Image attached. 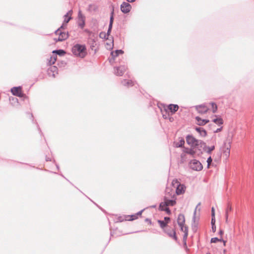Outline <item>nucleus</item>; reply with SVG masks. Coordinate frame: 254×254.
I'll return each instance as SVG.
<instances>
[{"label": "nucleus", "instance_id": "nucleus-1", "mask_svg": "<svg viewBox=\"0 0 254 254\" xmlns=\"http://www.w3.org/2000/svg\"><path fill=\"white\" fill-rule=\"evenodd\" d=\"M72 52L76 57L84 58L86 54V48L84 45L76 44L72 48Z\"/></svg>", "mask_w": 254, "mask_h": 254}, {"label": "nucleus", "instance_id": "nucleus-2", "mask_svg": "<svg viewBox=\"0 0 254 254\" xmlns=\"http://www.w3.org/2000/svg\"><path fill=\"white\" fill-rule=\"evenodd\" d=\"M177 222L181 231L184 232V239H187L188 235V229L187 226H184L185 219L183 214H180L178 215Z\"/></svg>", "mask_w": 254, "mask_h": 254}, {"label": "nucleus", "instance_id": "nucleus-3", "mask_svg": "<svg viewBox=\"0 0 254 254\" xmlns=\"http://www.w3.org/2000/svg\"><path fill=\"white\" fill-rule=\"evenodd\" d=\"M186 141L188 144L193 148L196 147L201 143L200 140L196 139L192 135H188L186 136Z\"/></svg>", "mask_w": 254, "mask_h": 254}, {"label": "nucleus", "instance_id": "nucleus-4", "mask_svg": "<svg viewBox=\"0 0 254 254\" xmlns=\"http://www.w3.org/2000/svg\"><path fill=\"white\" fill-rule=\"evenodd\" d=\"M190 167L193 170L200 171L203 169L201 163L196 159L191 160L189 163Z\"/></svg>", "mask_w": 254, "mask_h": 254}, {"label": "nucleus", "instance_id": "nucleus-5", "mask_svg": "<svg viewBox=\"0 0 254 254\" xmlns=\"http://www.w3.org/2000/svg\"><path fill=\"white\" fill-rule=\"evenodd\" d=\"M172 185L175 187L177 186L176 192L177 194L180 195L183 193L185 191V187L184 185L179 184V182L177 180H174L172 181Z\"/></svg>", "mask_w": 254, "mask_h": 254}, {"label": "nucleus", "instance_id": "nucleus-6", "mask_svg": "<svg viewBox=\"0 0 254 254\" xmlns=\"http://www.w3.org/2000/svg\"><path fill=\"white\" fill-rule=\"evenodd\" d=\"M164 200L167 206H174L176 204V198L174 194L170 195L166 194L164 196Z\"/></svg>", "mask_w": 254, "mask_h": 254}, {"label": "nucleus", "instance_id": "nucleus-7", "mask_svg": "<svg viewBox=\"0 0 254 254\" xmlns=\"http://www.w3.org/2000/svg\"><path fill=\"white\" fill-rule=\"evenodd\" d=\"M64 24L61 26L60 28L57 30L55 32L56 35H59V37L58 39V41H63L68 38L67 33L64 32H62L61 29L64 28Z\"/></svg>", "mask_w": 254, "mask_h": 254}, {"label": "nucleus", "instance_id": "nucleus-8", "mask_svg": "<svg viewBox=\"0 0 254 254\" xmlns=\"http://www.w3.org/2000/svg\"><path fill=\"white\" fill-rule=\"evenodd\" d=\"M170 237L172 238L175 240H177V237L176 235V231L174 229L171 228H166L163 230Z\"/></svg>", "mask_w": 254, "mask_h": 254}, {"label": "nucleus", "instance_id": "nucleus-9", "mask_svg": "<svg viewBox=\"0 0 254 254\" xmlns=\"http://www.w3.org/2000/svg\"><path fill=\"white\" fill-rule=\"evenodd\" d=\"M131 8V5L128 2H124L121 5V11L124 13L129 12Z\"/></svg>", "mask_w": 254, "mask_h": 254}, {"label": "nucleus", "instance_id": "nucleus-10", "mask_svg": "<svg viewBox=\"0 0 254 254\" xmlns=\"http://www.w3.org/2000/svg\"><path fill=\"white\" fill-rule=\"evenodd\" d=\"M11 92L13 95L20 97H22L23 95L22 92L21 87L20 86L14 87L12 88L11 89Z\"/></svg>", "mask_w": 254, "mask_h": 254}, {"label": "nucleus", "instance_id": "nucleus-11", "mask_svg": "<svg viewBox=\"0 0 254 254\" xmlns=\"http://www.w3.org/2000/svg\"><path fill=\"white\" fill-rule=\"evenodd\" d=\"M126 70V67L122 65L114 68V73L118 76H122Z\"/></svg>", "mask_w": 254, "mask_h": 254}, {"label": "nucleus", "instance_id": "nucleus-12", "mask_svg": "<svg viewBox=\"0 0 254 254\" xmlns=\"http://www.w3.org/2000/svg\"><path fill=\"white\" fill-rule=\"evenodd\" d=\"M196 109L199 113L203 114L208 111V108L205 105H200L196 106Z\"/></svg>", "mask_w": 254, "mask_h": 254}, {"label": "nucleus", "instance_id": "nucleus-13", "mask_svg": "<svg viewBox=\"0 0 254 254\" xmlns=\"http://www.w3.org/2000/svg\"><path fill=\"white\" fill-rule=\"evenodd\" d=\"M72 11L71 10L68 11L66 14H65L64 15V24H67L69 21V20L71 19V14H72Z\"/></svg>", "mask_w": 254, "mask_h": 254}, {"label": "nucleus", "instance_id": "nucleus-14", "mask_svg": "<svg viewBox=\"0 0 254 254\" xmlns=\"http://www.w3.org/2000/svg\"><path fill=\"white\" fill-rule=\"evenodd\" d=\"M195 120L197 121V124L199 126L205 125L209 122L208 120L201 119L199 117H196Z\"/></svg>", "mask_w": 254, "mask_h": 254}, {"label": "nucleus", "instance_id": "nucleus-15", "mask_svg": "<svg viewBox=\"0 0 254 254\" xmlns=\"http://www.w3.org/2000/svg\"><path fill=\"white\" fill-rule=\"evenodd\" d=\"M179 106L176 104H170L167 106V110L170 111V112L174 114L178 111Z\"/></svg>", "mask_w": 254, "mask_h": 254}, {"label": "nucleus", "instance_id": "nucleus-16", "mask_svg": "<svg viewBox=\"0 0 254 254\" xmlns=\"http://www.w3.org/2000/svg\"><path fill=\"white\" fill-rule=\"evenodd\" d=\"M78 17H79L78 26L80 28H83L84 27V26L85 22H84V18H83V17H82V15L81 14V12H79Z\"/></svg>", "mask_w": 254, "mask_h": 254}, {"label": "nucleus", "instance_id": "nucleus-17", "mask_svg": "<svg viewBox=\"0 0 254 254\" xmlns=\"http://www.w3.org/2000/svg\"><path fill=\"white\" fill-rule=\"evenodd\" d=\"M195 130L199 133L202 136H205L207 134L206 131L202 127H196Z\"/></svg>", "mask_w": 254, "mask_h": 254}, {"label": "nucleus", "instance_id": "nucleus-18", "mask_svg": "<svg viewBox=\"0 0 254 254\" xmlns=\"http://www.w3.org/2000/svg\"><path fill=\"white\" fill-rule=\"evenodd\" d=\"M183 152L187 154H190L192 156L194 155V154L195 153L193 149L189 148H184L183 149Z\"/></svg>", "mask_w": 254, "mask_h": 254}, {"label": "nucleus", "instance_id": "nucleus-19", "mask_svg": "<svg viewBox=\"0 0 254 254\" xmlns=\"http://www.w3.org/2000/svg\"><path fill=\"white\" fill-rule=\"evenodd\" d=\"M158 223L159 224L161 228L164 230V229H166L167 228V222H165L163 220H158Z\"/></svg>", "mask_w": 254, "mask_h": 254}, {"label": "nucleus", "instance_id": "nucleus-20", "mask_svg": "<svg viewBox=\"0 0 254 254\" xmlns=\"http://www.w3.org/2000/svg\"><path fill=\"white\" fill-rule=\"evenodd\" d=\"M185 144V140L184 139H181L179 142H175V146L176 147H182Z\"/></svg>", "mask_w": 254, "mask_h": 254}, {"label": "nucleus", "instance_id": "nucleus-21", "mask_svg": "<svg viewBox=\"0 0 254 254\" xmlns=\"http://www.w3.org/2000/svg\"><path fill=\"white\" fill-rule=\"evenodd\" d=\"M230 145H228L226 146V149L224 151V155L226 157V158H228L230 155Z\"/></svg>", "mask_w": 254, "mask_h": 254}, {"label": "nucleus", "instance_id": "nucleus-22", "mask_svg": "<svg viewBox=\"0 0 254 254\" xmlns=\"http://www.w3.org/2000/svg\"><path fill=\"white\" fill-rule=\"evenodd\" d=\"M122 83L123 85L127 86H131L133 85L132 81L128 80H124L122 81Z\"/></svg>", "mask_w": 254, "mask_h": 254}, {"label": "nucleus", "instance_id": "nucleus-23", "mask_svg": "<svg viewBox=\"0 0 254 254\" xmlns=\"http://www.w3.org/2000/svg\"><path fill=\"white\" fill-rule=\"evenodd\" d=\"M57 56L54 54L51 57L49 61L50 64H53L57 61Z\"/></svg>", "mask_w": 254, "mask_h": 254}, {"label": "nucleus", "instance_id": "nucleus-24", "mask_svg": "<svg viewBox=\"0 0 254 254\" xmlns=\"http://www.w3.org/2000/svg\"><path fill=\"white\" fill-rule=\"evenodd\" d=\"M213 122L218 125H222L223 123V120L221 118L214 119L213 120Z\"/></svg>", "mask_w": 254, "mask_h": 254}, {"label": "nucleus", "instance_id": "nucleus-25", "mask_svg": "<svg viewBox=\"0 0 254 254\" xmlns=\"http://www.w3.org/2000/svg\"><path fill=\"white\" fill-rule=\"evenodd\" d=\"M231 210H232V207H231V206L230 204H228L227 208L226 209V212H225V213H226L225 214V217H226V221L228 220L229 212L230 211H231Z\"/></svg>", "mask_w": 254, "mask_h": 254}, {"label": "nucleus", "instance_id": "nucleus-26", "mask_svg": "<svg viewBox=\"0 0 254 254\" xmlns=\"http://www.w3.org/2000/svg\"><path fill=\"white\" fill-rule=\"evenodd\" d=\"M53 53L58 54L60 56H64L65 54V52L63 50H58L53 51Z\"/></svg>", "mask_w": 254, "mask_h": 254}, {"label": "nucleus", "instance_id": "nucleus-27", "mask_svg": "<svg viewBox=\"0 0 254 254\" xmlns=\"http://www.w3.org/2000/svg\"><path fill=\"white\" fill-rule=\"evenodd\" d=\"M221 241L223 242L224 245H225L226 242L225 241H223L221 238L219 239L218 238L215 237V238H212L211 239V243H216L217 242H221Z\"/></svg>", "mask_w": 254, "mask_h": 254}, {"label": "nucleus", "instance_id": "nucleus-28", "mask_svg": "<svg viewBox=\"0 0 254 254\" xmlns=\"http://www.w3.org/2000/svg\"><path fill=\"white\" fill-rule=\"evenodd\" d=\"M167 204H166V202H165L164 201L162 202H161L160 204L159 208L162 210L163 211L165 210V208L167 207Z\"/></svg>", "mask_w": 254, "mask_h": 254}, {"label": "nucleus", "instance_id": "nucleus-29", "mask_svg": "<svg viewBox=\"0 0 254 254\" xmlns=\"http://www.w3.org/2000/svg\"><path fill=\"white\" fill-rule=\"evenodd\" d=\"M209 104L211 106L213 113H215L217 110V106L216 104L213 102H211Z\"/></svg>", "mask_w": 254, "mask_h": 254}, {"label": "nucleus", "instance_id": "nucleus-30", "mask_svg": "<svg viewBox=\"0 0 254 254\" xmlns=\"http://www.w3.org/2000/svg\"><path fill=\"white\" fill-rule=\"evenodd\" d=\"M143 211V210H142L138 212L136 215H133L130 216L131 218L130 220H134V219H136L137 218V215H141Z\"/></svg>", "mask_w": 254, "mask_h": 254}, {"label": "nucleus", "instance_id": "nucleus-31", "mask_svg": "<svg viewBox=\"0 0 254 254\" xmlns=\"http://www.w3.org/2000/svg\"><path fill=\"white\" fill-rule=\"evenodd\" d=\"M124 52L122 50H117L114 52H112L111 53L112 56H114V54H116V55H119L120 54H123Z\"/></svg>", "mask_w": 254, "mask_h": 254}, {"label": "nucleus", "instance_id": "nucleus-32", "mask_svg": "<svg viewBox=\"0 0 254 254\" xmlns=\"http://www.w3.org/2000/svg\"><path fill=\"white\" fill-rule=\"evenodd\" d=\"M99 37L102 39H108V36H107V34L104 32H101L99 34Z\"/></svg>", "mask_w": 254, "mask_h": 254}, {"label": "nucleus", "instance_id": "nucleus-33", "mask_svg": "<svg viewBox=\"0 0 254 254\" xmlns=\"http://www.w3.org/2000/svg\"><path fill=\"white\" fill-rule=\"evenodd\" d=\"M206 148H207V153L208 154H210L211 153L212 151H213L214 149L215 146H214V145H213L210 147H207Z\"/></svg>", "mask_w": 254, "mask_h": 254}, {"label": "nucleus", "instance_id": "nucleus-34", "mask_svg": "<svg viewBox=\"0 0 254 254\" xmlns=\"http://www.w3.org/2000/svg\"><path fill=\"white\" fill-rule=\"evenodd\" d=\"M212 161V159L210 156L207 158V168H209V166H210Z\"/></svg>", "mask_w": 254, "mask_h": 254}, {"label": "nucleus", "instance_id": "nucleus-35", "mask_svg": "<svg viewBox=\"0 0 254 254\" xmlns=\"http://www.w3.org/2000/svg\"><path fill=\"white\" fill-rule=\"evenodd\" d=\"M113 12H112V15L110 17V24H113V19H114V18H113Z\"/></svg>", "mask_w": 254, "mask_h": 254}, {"label": "nucleus", "instance_id": "nucleus-36", "mask_svg": "<svg viewBox=\"0 0 254 254\" xmlns=\"http://www.w3.org/2000/svg\"><path fill=\"white\" fill-rule=\"evenodd\" d=\"M215 216H214L213 217H212V218H211V225H215Z\"/></svg>", "mask_w": 254, "mask_h": 254}, {"label": "nucleus", "instance_id": "nucleus-37", "mask_svg": "<svg viewBox=\"0 0 254 254\" xmlns=\"http://www.w3.org/2000/svg\"><path fill=\"white\" fill-rule=\"evenodd\" d=\"M211 216H212V217H213L214 216H215V211H214V207H212L211 209Z\"/></svg>", "mask_w": 254, "mask_h": 254}, {"label": "nucleus", "instance_id": "nucleus-38", "mask_svg": "<svg viewBox=\"0 0 254 254\" xmlns=\"http://www.w3.org/2000/svg\"><path fill=\"white\" fill-rule=\"evenodd\" d=\"M163 211H166L168 214H170L171 213V211L169 208L168 207V206L166 208H165V210H164Z\"/></svg>", "mask_w": 254, "mask_h": 254}, {"label": "nucleus", "instance_id": "nucleus-39", "mask_svg": "<svg viewBox=\"0 0 254 254\" xmlns=\"http://www.w3.org/2000/svg\"><path fill=\"white\" fill-rule=\"evenodd\" d=\"M170 220V219L169 217H164V221L167 222L168 223H169Z\"/></svg>", "mask_w": 254, "mask_h": 254}, {"label": "nucleus", "instance_id": "nucleus-40", "mask_svg": "<svg viewBox=\"0 0 254 254\" xmlns=\"http://www.w3.org/2000/svg\"><path fill=\"white\" fill-rule=\"evenodd\" d=\"M212 231L213 232H215L216 231V226L215 225H212Z\"/></svg>", "mask_w": 254, "mask_h": 254}, {"label": "nucleus", "instance_id": "nucleus-41", "mask_svg": "<svg viewBox=\"0 0 254 254\" xmlns=\"http://www.w3.org/2000/svg\"><path fill=\"white\" fill-rule=\"evenodd\" d=\"M222 128V127H221L217 128L214 132H218L221 131Z\"/></svg>", "mask_w": 254, "mask_h": 254}, {"label": "nucleus", "instance_id": "nucleus-42", "mask_svg": "<svg viewBox=\"0 0 254 254\" xmlns=\"http://www.w3.org/2000/svg\"><path fill=\"white\" fill-rule=\"evenodd\" d=\"M112 27V24H109V28H108L109 31H111Z\"/></svg>", "mask_w": 254, "mask_h": 254}, {"label": "nucleus", "instance_id": "nucleus-43", "mask_svg": "<svg viewBox=\"0 0 254 254\" xmlns=\"http://www.w3.org/2000/svg\"><path fill=\"white\" fill-rule=\"evenodd\" d=\"M219 234H220L221 236H222V235L223 234L224 232H223V230H220V231H219Z\"/></svg>", "mask_w": 254, "mask_h": 254}, {"label": "nucleus", "instance_id": "nucleus-44", "mask_svg": "<svg viewBox=\"0 0 254 254\" xmlns=\"http://www.w3.org/2000/svg\"><path fill=\"white\" fill-rule=\"evenodd\" d=\"M51 69L52 70H53L54 71L56 70L57 67L56 66H54L51 67Z\"/></svg>", "mask_w": 254, "mask_h": 254}, {"label": "nucleus", "instance_id": "nucleus-45", "mask_svg": "<svg viewBox=\"0 0 254 254\" xmlns=\"http://www.w3.org/2000/svg\"><path fill=\"white\" fill-rule=\"evenodd\" d=\"M195 215H196V209L195 210L194 213H193V219H194L195 218Z\"/></svg>", "mask_w": 254, "mask_h": 254}, {"label": "nucleus", "instance_id": "nucleus-46", "mask_svg": "<svg viewBox=\"0 0 254 254\" xmlns=\"http://www.w3.org/2000/svg\"><path fill=\"white\" fill-rule=\"evenodd\" d=\"M128 2H132L135 1V0H127Z\"/></svg>", "mask_w": 254, "mask_h": 254}, {"label": "nucleus", "instance_id": "nucleus-47", "mask_svg": "<svg viewBox=\"0 0 254 254\" xmlns=\"http://www.w3.org/2000/svg\"><path fill=\"white\" fill-rule=\"evenodd\" d=\"M110 32H111V31H109V29H108V30L107 33H106V34H107V36H109V34H110Z\"/></svg>", "mask_w": 254, "mask_h": 254}, {"label": "nucleus", "instance_id": "nucleus-48", "mask_svg": "<svg viewBox=\"0 0 254 254\" xmlns=\"http://www.w3.org/2000/svg\"><path fill=\"white\" fill-rule=\"evenodd\" d=\"M118 55H116V54H114V56H112L113 57H117Z\"/></svg>", "mask_w": 254, "mask_h": 254}, {"label": "nucleus", "instance_id": "nucleus-49", "mask_svg": "<svg viewBox=\"0 0 254 254\" xmlns=\"http://www.w3.org/2000/svg\"><path fill=\"white\" fill-rule=\"evenodd\" d=\"M107 45H109V47H110L109 48H110V47H111V45L108 44V43H107Z\"/></svg>", "mask_w": 254, "mask_h": 254}, {"label": "nucleus", "instance_id": "nucleus-50", "mask_svg": "<svg viewBox=\"0 0 254 254\" xmlns=\"http://www.w3.org/2000/svg\"><path fill=\"white\" fill-rule=\"evenodd\" d=\"M198 206V205H197L196 206V208H197Z\"/></svg>", "mask_w": 254, "mask_h": 254}, {"label": "nucleus", "instance_id": "nucleus-51", "mask_svg": "<svg viewBox=\"0 0 254 254\" xmlns=\"http://www.w3.org/2000/svg\"><path fill=\"white\" fill-rule=\"evenodd\" d=\"M198 206V205H197L196 206V208H197Z\"/></svg>", "mask_w": 254, "mask_h": 254}, {"label": "nucleus", "instance_id": "nucleus-52", "mask_svg": "<svg viewBox=\"0 0 254 254\" xmlns=\"http://www.w3.org/2000/svg\"><path fill=\"white\" fill-rule=\"evenodd\" d=\"M198 206V205H197L196 206V208H197Z\"/></svg>", "mask_w": 254, "mask_h": 254}, {"label": "nucleus", "instance_id": "nucleus-53", "mask_svg": "<svg viewBox=\"0 0 254 254\" xmlns=\"http://www.w3.org/2000/svg\"><path fill=\"white\" fill-rule=\"evenodd\" d=\"M206 254H210V253H207Z\"/></svg>", "mask_w": 254, "mask_h": 254}]
</instances>
